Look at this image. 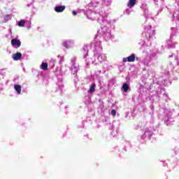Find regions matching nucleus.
Segmentation results:
<instances>
[{
	"mask_svg": "<svg viewBox=\"0 0 179 179\" xmlns=\"http://www.w3.org/2000/svg\"><path fill=\"white\" fill-rule=\"evenodd\" d=\"M93 58L89 57L88 59H85L86 64L87 65H89V64H92L93 65H99V64H101L103 61H106V59H107V56L105 54L101 53V51L94 52Z\"/></svg>",
	"mask_w": 179,
	"mask_h": 179,
	"instance_id": "f257e3e1",
	"label": "nucleus"
},
{
	"mask_svg": "<svg viewBox=\"0 0 179 179\" xmlns=\"http://www.w3.org/2000/svg\"><path fill=\"white\" fill-rule=\"evenodd\" d=\"M102 23H103V27H101L103 38H105L106 41H108V40H111V38H113L111 30L110 29L111 23L106 20H103Z\"/></svg>",
	"mask_w": 179,
	"mask_h": 179,
	"instance_id": "f03ea898",
	"label": "nucleus"
},
{
	"mask_svg": "<svg viewBox=\"0 0 179 179\" xmlns=\"http://www.w3.org/2000/svg\"><path fill=\"white\" fill-rule=\"evenodd\" d=\"M145 37L149 41H152L155 38V34H156V29L152 27L150 25H148L145 27Z\"/></svg>",
	"mask_w": 179,
	"mask_h": 179,
	"instance_id": "7ed1b4c3",
	"label": "nucleus"
},
{
	"mask_svg": "<svg viewBox=\"0 0 179 179\" xmlns=\"http://www.w3.org/2000/svg\"><path fill=\"white\" fill-rule=\"evenodd\" d=\"M91 49L95 52H100L101 51V42L99 41H95L92 43Z\"/></svg>",
	"mask_w": 179,
	"mask_h": 179,
	"instance_id": "20e7f679",
	"label": "nucleus"
},
{
	"mask_svg": "<svg viewBox=\"0 0 179 179\" xmlns=\"http://www.w3.org/2000/svg\"><path fill=\"white\" fill-rule=\"evenodd\" d=\"M62 45L63 47H65L66 50H69V48H73V47H75V41L72 40L64 41Z\"/></svg>",
	"mask_w": 179,
	"mask_h": 179,
	"instance_id": "39448f33",
	"label": "nucleus"
},
{
	"mask_svg": "<svg viewBox=\"0 0 179 179\" xmlns=\"http://www.w3.org/2000/svg\"><path fill=\"white\" fill-rule=\"evenodd\" d=\"M135 58H136V55H135V54H132L127 57H124L123 62H135Z\"/></svg>",
	"mask_w": 179,
	"mask_h": 179,
	"instance_id": "423d86ee",
	"label": "nucleus"
},
{
	"mask_svg": "<svg viewBox=\"0 0 179 179\" xmlns=\"http://www.w3.org/2000/svg\"><path fill=\"white\" fill-rule=\"evenodd\" d=\"M11 45L14 48H19V47L22 45V43L20 42V40L13 38L11 40Z\"/></svg>",
	"mask_w": 179,
	"mask_h": 179,
	"instance_id": "0eeeda50",
	"label": "nucleus"
},
{
	"mask_svg": "<svg viewBox=\"0 0 179 179\" xmlns=\"http://www.w3.org/2000/svg\"><path fill=\"white\" fill-rule=\"evenodd\" d=\"M71 70L73 75H76V73H78V71H79V65L75 64V62H73V60H72V66L71 67Z\"/></svg>",
	"mask_w": 179,
	"mask_h": 179,
	"instance_id": "6e6552de",
	"label": "nucleus"
},
{
	"mask_svg": "<svg viewBox=\"0 0 179 179\" xmlns=\"http://www.w3.org/2000/svg\"><path fill=\"white\" fill-rule=\"evenodd\" d=\"M173 40H174V35H171L170 36L169 40L166 41V44L168 47L169 48L174 47V43H173Z\"/></svg>",
	"mask_w": 179,
	"mask_h": 179,
	"instance_id": "1a4fd4ad",
	"label": "nucleus"
},
{
	"mask_svg": "<svg viewBox=\"0 0 179 179\" xmlns=\"http://www.w3.org/2000/svg\"><path fill=\"white\" fill-rule=\"evenodd\" d=\"M55 10L57 13H61L65 10V6H57L55 7Z\"/></svg>",
	"mask_w": 179,
	"mask_h": 179,
	"instance_id": "9d476101",
	"label": "nucleus"
},
{
	"mask_svg": "<svg viewBox=\"0 0 179 179\" xmlns=\"http://www.w3.org/2000/svg\"><path fill=\"white\" fill-rule=\"evenodd\" d=\"M12 58L14 61H19L22 58V53L17 52L12 55Z\"/></svg>",
	"mask_w": 179,
	"mask_h": 179,
	"instance_id": "9b49d317",
	"label": "nucleus"
},
{
	"mask_svg": "<svg viewBox=\"0 0 179 179\" xmlns=\"http://www.w3.org/2000/svg\"><path fill=\"white\" fill-rule=\"evenodd\" d=\"M143 10H144V15L147 17H149V10H148V6L146 4H143L141 6Z\"/></svg>",
	"mask_w": 179,
	"mask_h": 179,
	"instance_id": "f8f14e48",
	"label": "nucleus"
},
{
	"mask_svg": "<svg viewBox=\"0 0 179 179\" xmlns=\"http://www.w3.org/2000/svg\"><path fill=\"white\" fill-rule=\"evenodd\" d=\"M135 3H136V0H129L127 6L128 8H134V6H135Z\"/></svg>",
	"mask_w": 179,
	"mask_h": 179,
	"instance_id": "ddd939ff",
	"label": "nucleus"
},
{
	"mask_svg": "<svg viewBox=\"0 0 179 179\" xmlns=\"http://www.w3.org/2000/svg\"><path fill=\"white\" fill-rule=\"evenodd\" d=\"M83 52L84 54V57H86L87 52H89V46H84L83 48Z\"/></svg>",
	"mask_w": 179,
	"mask_h": 179,
	"instance_id": "4468645a",
	"label": "nucleus"
},
{
	"mask_svg": "<svg viewBox=\"0 0 179 179\" xmlns=\"http://www.w3.org/2000/svg\"><path fill=\"white\" fill-rule=\"evenodd\" d=\"M41 69H43V71H47V69H48V64L45 62H43L41 65Z\"/></svg>",
	"mask_w": 179,
	"mask_h": 179,
	"instance_id": "2eb2a0df",
	"label": "nucleus"
},
{
	"mask_svg": "<svg viewBox=\"0 0 179 179\" xmlns=\"http://www.w3.org/2000/svg\"><path fill=\"white\" fill-rule=\"evenodd\" d=\"M25 24H26V21L22 20L20 22H18L17 26H19V27H24Z\"/></svg>",
	"mask_w": 179,
	"mask_h": 179,
	"instance_id": "dca6fc26",
	"label": "nucleus"
},
{
	"mask_svg": "<svg viewBox=\"0 0 179 179\" xmlns=\"http://www.w3.org/2000/svg\"><path fill=\"white\" fill-rule=\"evenodd\" d=\"M12 16L10 15H6V16H4V22H6L8 20H10Z\"/></svg>",
	"mask_w": 179,
	"mask_h": 179,
	"instance_id": "f3484780",
	"label": "nucleus"
},
{
	"mask_svg": "<svg viewBox=\"0 0 179 179\" xmlns=\"http://www.w3.org/2000/svg\"><path fill=\"white\" fill-rule=\"evenodd\" d=\"M122 89L123 90H128L129 89V85H128L127 83H124L123 84Z\"/></svg>",
	"mask_w": 179,
	"mask_h": 179,
	"instance_id": "a211bd4d",
	"label": "nucleus"
},
{
	"mask_svg": "<svg viewBox=\"0 0 179 179\" xmlns=\"http://www.w3.org/2000/svg\"><path fill=\"white\" fill-rule=\"evenodd\" d=\"M15 90H22V87L20 85H14Z\"/></svg>",
	"mask_w": 179,
	"mask_h": 179,
	"instance_id": "6ab92c4d",
	"label": "nucleus"
},
{
	"mask_svg": "<svg viewBox=\"0 0 179 179\" xmlns=\"http://www.w3.org/2000/svg\"><path fill=\"white\" fill-rule=\"evenodd\" d=\"M111 115H113V117H115V115H117V111L115 109H113L111 110Z\"/></svg>",
	"mask_w": 179,
	"mask_h": 179,
	"instance_id": "aec40b11",
	"label": "nucleus"
},
{
	"mask_svg": "<svg viewBox=\"0 0 179 179\" xmlns=\"http://www.w3.org/2000/svg\"><path fill=\"white\" fill-rule=\"evenodd\" d=\"M96 89V84H92L90 88V90H94Z\"/></svg>",
	"mask_w": 179,
	"mask_h": 179,
	"instance_id": "412c9836",
	"label": "nucleus"
},
{
	"mask_svg": "<svg viewBox=\"0 0 179 179\" xmlns=\"http://www.w3.org/2000/svg\"><path fill=\"white\" fill-rule=\"evenodd\" d=\"M124 13H126V15H129V13H131V10L126 9L125 11H124Z\"/></svg>",
	"mask_w": 179,
	"mask_h": 179,
	"instance_id": "4be33fe9",
	"label": "nucleus"
},
{
	"mask_svg": "<svg viewBox=\"0 0 179 179\" xmlns=\"http://www.w3.org/2000/svg\"><path fill=\"white\" fill-rule=\"evenodd\" d=\"M59 62L60 64L64 62V56H61L60 57V60H59Z\"/></svg>",
	"mask_w": 179,
	"mask_h": 179,
	"instance_id": "5701e85b",
	"label": "nucleus"
},
{
	"mask_svg": "<svg viewBox=\"0 0 179 179\" xmlns=\"http://www.w3.org/2000/svg\"><path fill=\"white\" fill-rule=\"evenodd\" d=\"M72 13H73V16H76V15H78V13H76V11H75V10H73Z\"/></svg>",
	"mask_w": 179,
	"mask_h": 179,
	"instance_id": "b1692460",
	"label": "nucleus"
},
{
	"mask_svg": "<svg viewBox=\"0 0 179 179\" xmlns=\"http://www.w3.org/2000/svg\"><path fill=\"white\" fill-rule=\"evenodd\" d=\"M139 87H140V88H139V89H144L143 85H141V84H139Z\"/></svg>",
	"mask_w": 179,
	"mask_h": 179,
	"instance_id": "393cba45",
	"label": "nucleus"
},
{
	"mask_svg": "<svg viewBox=\"0 0 179 179\" xmlns=\"http://www.w3.org/2000/svg\"><path fill=\"white\" fill-rule=\"evenodd\" d=\"M111 3V0H108V3L106 5H110Z\"/></svg>",
	"mask_w": 179,
	"mask_h": 179,
	"instance_id": "a878e982",
	"label": "nucleus"
},
{
	"mask_svg": "<svg viewBox=\"0 0 179 179\" xmlns=\"http://www.w3.org/2000/svg\"><path fill=\"white\" fill-rule=\"evenodd\" d=\"M20 92H22V91L21 90H17V94H20Z\"/></svg>",
	"mask_w": 179,
	"mask_h": 179,
	"instance_id": "bb28decb",
	"label": "nucleus"
},
{
	"mask_svg": "<svg viewBox=\"0 0 179 179\" xmlns=\"http://www.w3.org/2000/svg\"><path fill=\"white\" fill-rule=\"evenodd\" d=\"M94 92V90H90V93L92 94H93V92Z\"/></svg>",
	"mask_w": 179,
	"mask_h": 179,
	"instance_id": "cd10ccee",
	"label": "nucleus"
},
{
	"mask_svg": "<svg viewBox=\"0 0 179 179\" xmlns=\"http://www.w3.org/2000/svg\"><path fill=\"white\" fill-rule=\"evenodd\" d=\"M172 31H176V28H171Z\"/></svg>",
	"mask_w": 179,
	"mask_h": 179,
	"instance_id": "c85d7f7f",
	"label": "nucleus"
},
{
	"mask_svg": "<svg viewBox=\"0 0 179 179\" xmlns=\"http://www.w3.org/2000/svg\"><path fill=\"white\" fill-rule=\"evenodd\" d=\"M87 17L90 18V19H92V17H89V15H87Z\"/></svg>",
	"mask_w": 179,
	"mask_h": 179,
	"instance_id": "c756f323",
	"label": "nucleus"
},
{
	"mask_svg": "<svg viewBox=\"0 0 179 179\" xmlns=\"http://www.w3.org/2000/svg\"><path fill=\"white\" fill-rule=\"evenodd\" d=\"M9 31H10V33H12V31H11L10 29L9 30Z\"/></svg>",
	"mask_w": 179,
	"mask_h": 179,
	"instance_id": "7c9ffc66",
	"label": "nucleus"
},
{
	"mask_svg": "<svg viewBox=\"0 0 179 179\" xmlns=\"http://www.w3.org/2000/svg\"><path fill=\"white\" fill-rule=\"evenodd\" d=\"M92 15H94V13H92Z\"/></svg>",
	"mask_w": 179,
	"mask_h": 179,
	"instance_id": "2f4dec72",
	"label": "nucleus"
},
{
	"mask_svg": "<svg viewBox=\"0 0 179 179\" xmlns=\"http://www.w3.org/2000/svg\"><path fill=\"white\" fill-rule=\"evenodd\" d=\"M173 16H176V14H175V15H173Z\"/></svg>",
	"mask_w": 179,
	"mask_h": 179,
	"instance_id": "473e14b6",
	"label": "nucleus"
},
{
	"mask_svg": "<svg viewBox=\"0 0 179 179\" xmlns=\"http://www.w3.org/2000/svg\"><path fill=\"white\" fill-rule=\"evenodd\" d=\"M124 92H127V90H124Z\"/></svg>",
	"mask_w": 179,
	"mask_h": 179,
	"instance_id": "72a5a7b5",
	"label": "nucleus"
},
{
	"mask_svg": "<svg viewBox=\"0 0 179 179\" xmlns=\"http://www.w3.org/2000/svg\"><path fill=\"white\" fill-rule=\"evenodd\" d=\"M154 1H156V0H154Z\"/></svg>",
	"mask_w": 179,
	"mask_h": 179,
	"instance_id": "f704fd0d",
	"label": "nucleus"
}]
</instances>
